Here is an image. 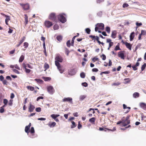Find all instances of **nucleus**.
Listing matches in <instances>:
<instances>
[{"mask_svg":"<svg viewBox=\"0 0 146 146\" xmlns=\"http://www.w3.org/2000/svg\"><path fill=\"white\" fill-rule=\"evenodd\" d=\"M48 19H49L56 22H57V16L56 13H54L53 12L50 13L48 16Z\"/></svg>","mask_w":146,"mask_h":146,"instance_id":"nucleus-1","label":"nucleus"},{"mask_svg":"<svg viewBox=\"0 0 146 146\" xmlns=\"http://www.w3.org/2000/svg\"><path fill=\"white\" fill-rule=\"evenodd\" d=\"M104 25L103 23H98L96 25V27L95 28V31L97 32L98 29L103 30L104 29Z\"/></svg>","mask_w":146,"mask_h":146,"instance_id":"nucleus-2","label":"nucleus"},{"mask_svg":"<svg viewBox=\"0 0 146 146\" xmlns=\"http://www.w3.org/2000/svg\"><path fill=\"white\" fill-rule=\"evenodd\" d=\"M63 15H65V14H60L58 15L57 17L58 19L60 22L62 23H64L66 22V20Z\"/></svg>","mask_w":146,"mask_h":146,"instance_id":"nucleus-3","label":"nucleus"},{"mask_svg":"<svg viewBox=\"0 0 146 146\" xmlns=\"http://www.w3.org/2000/svg\"><path fill=\"white\" fill-rule=\"evenodd\" d=\"M47 90L48 92L50 94H53L55 92V90L53 87L51 86H48Z\"/></svg>","mask_w":146,"mask_h":146,"instance_id":"nucleus-4","label":"nucleus"},{"mask_svg":"<svg viewBox=\"0 0 146 146\" xmlns=\"http://www.w3.org/2000/svg\"><path fill=\"white\" fill-rule=\"evenodd\" d=\"M19 5L22 7L24 10H29L30 9V5L28 3L23 4L20 3Z\"/></svg>","mask_w":146,"mask_h":146,"instance_id":"nucleus-5","label":"nucleus"},{"mask_svg":"<svg viewBox=\"0 0 146 146\" xmlns=\"http://www.w3.org/2000/svg\"><path fill=\"white\" fill-rule=\"evenodd\" d=\"M45 26L48 28L52 26V23L49 21H46L44 23Z\"/></svg>","mask_w":146,"mask_h":146,"instance_id":"nucleus-6","label":"nucleus"},{"mask_svg":"<svg viewBox=\"0 0 146 146\" xmlns=\"http://www.w3.org/2000/svg\"><path fill=\"white\" fill-rule=\"evenodd\" d=\"M62 101L63 102H68L71 104H73L72 99L70 97L64 98L62 99Z\"/></svg>","mask_w":146,"mask_h":146,"instance_id":"nucleus-7","label":"nucleus"},{"mask_svg":"<svg viewBox=\"0 0 146 146\" xmlns=\"http://www.w3.org/2000/svg\"><path fill=\"white\" fill-rule=\"evenodd\" d=\"M56 61H57L58 62H61L63 61V59L62 57L59 55H57L56 57L55 58Z\"/></svg>","mask_w":146,"mask_h":146,"instance_id":"nucleus-8","label":"nucleus"},{"mask_svg":"<svg viewBox=\"0 0 146 146\" xmlns=\"http://www.w3.org/2000/svg\"><path fill=\"white\" fill-rule=\"evenodd\" d=\"M35 108V106L32 105L31 103L30 104L29 106V107L28 111L30 112H32L33 111L34 109Z\"/></svg>","mask_w":146,"mask_h":146,"instance_id":"nucleus-9","label":"nucleus"},{"mask_svg":"<svg viewBox=\"0 0 146 146\" xmlns=\"http://www.w3.org/2000/svg\"><path fill=\"white\" fill-rule=\"evenodd\" d=\"M99 129L100 131L104 130L105 131H106L107 130L112 131H115L116 130V128H115V127H114L113 128V129H109L107 128H105V129H104L103 128L100 127Z\"/></svg>","mask_w":146,"mask_h":146,"instance_id":"nucleus-10","label":"nucleus"},{"mask_svg":"<svg viewBox=\"0 0 146 146\" xmlns=\"http://www.w3.org/2000/svg\"><path fill=\"white\" fill-rule=\"evenodd\" d=\"M123 52V51H122L119 52L118 53V56L119 57H120L122 59H124L125 58L124 54Z\"/></svg>","mask_w":146,"mask_h":146,"instance_id":"nucleus-11","label":"nucleus"},{"mask_svg":"<svg viewBox=\"0 0 146 146\" xmlns=\"http://www.w3.org/2000/svg\"><path fill=\"white\" fill-rule=\"evenodd\" d=\"M130 120H123V125H121L122 127H125L130 124Z\"/></svg>","mask_w":146,"mask_h":146,"instance_id":"nucleus-12","label":"nucleus"},{"mask_svg":"<svg viewBox=\"0 0 146 146\" xmlns=\"http://www.w3.org/2000/svg\"><path fill=\"white\" fill-rule=\"evenodd\" d=\"M117 32L116 31H112L111 37L113 38H115L116 37Z\"/></svg>","mask_w":146,"mask_h":146,"instance_id":"nucleus-13","label":"nucleus"},{"mask_svg":"<svg viewBox=\"0 0 146 146\" xmlns=\"http://www.w3.org/2000/svg\"><path fill=\"white\" fill-rule=\"evenodd\" d=\"M106 42L109 43V46L110 47H111L113 44V42H111V40L110 38H108L106 39Z\"/></svg>","mask_w":146,"mask_h":146,"instance_id":"nucleus-14","label":"nucleus"},{"mask_svg":"<svg viewBox=\"0 0 146 146\" xmlns=\"http://www.w3.org/2000/svg\"><path fill=\"white\" fill-rule=\"evenodd\" d=\"M26 39V38L25 36H23L22 38H21V39L19 43L16 46L17 47L19 46Z\"/></svg>","mask_w":146,"mask_h":146,"instance_id":"nucleus-15","label":"nucleus"},{"mask_svg":"<svg viewBox=\"0 0 146 146\" xmlns=\"http://www.w3.org/2000/svg\"><path fill=\"white\" fill-rule=\"evenodd\" d=\"M125 43V45L126 47L129 50H131V49L132 45H131L130 43H128L127 42H126Z\"/></svg>","mask_w":146,"mask_h":146,"instance_id":"nucleus-16","label":"nucleus"},{"mask_svg":"<svg viewBox=\"0 0 146 146\" xmlns=\"http://www.w3.org/2000/svg\"><path fill=\"white\" fill-rule=\"evenodd\" d=\"M134 34L135 33L134 32H133L131 33L129 36L130 40L131 41L133 40V39L135 36Z\"/></svg>","mask_w":146,"mask_h":146,"instance_id":"nucleus-17","label":"nucleus"},{"mask_svg":"<svg viewBox=\"0 0 146 146\" xmlns=\"http://www.w3.org/2000/svg\"><path fill=\"white\" fill-rule=\"evenodd\" d=\"M56 125V123L55 122H50L48 124V125L50 127H54Z\"/></svg>","mask_w":146,"mask_h":146,"instance_id":"nucleus-18","label":"nucleus"},{"mask_svg":"<svg viewBox=\"0 0 146 146\" xmlns=\"http://www.w3.org/2000/svg\"><path fill=\"white\" fill-rule=\"evenodd\" d=\"M96 120V118L94 117H92L89 119V121L92 124H94Z\"/></svg>","mask_w":146,"mask_h":146,"instance_id":"nucleus-19","label":"nucleus"},{"mask_svg":"<svg viewBox=\"0 0 146 146\" xmlns=\"http://www.w3.org/2000/svg\"><path fill=\"white\" fill-rule=\"evenodd\" d=\"M5 17H6L5 20V23L7 25H8V22L10 20V17L7 15H5Z\"/></svg>","mask_w":146,"mask_h":146,"instance_id":"nucleus-20","label":"nucleus"},{"mask_svg":"<svg viewBox=\"0 0 146 146\" xmlns=\"http://www.w3.org/2000/svg\"><path fill=\"white\" fill-rule=\"evenodd\" d=\"M25 25H26L28 23V17L27 15L25 14Z\"/></svg>","mask_w":146,"mask_h":146,"instance_id":"nucleus-21","label":"nucleus"},{"mask_svg":"<svg viewBox=\"0 0 146 146\" xmlns=\"http://www.w3.org/2000/svg\"><path fill=\"white\" fill-rule=\"evenodd\" d=\"M25 58L24 56L23 55H22L19 58V62H22L24 60Z\"/></svg>","mask_w":146,"mask_h":146,"instance_id":"nucleus-22","label":"nucleus"},{"mask_svg":"<svg viewBox=\"0 0 146 146\" xmlns=\"http://www.w3.org/2000/svg\"><path fill=\"white\" fill-rule=\"evenodd\" d=\"M133 97L135 98H138L139 96V94L138 92H135L133 94Z\"/></svg>","mask_w":146,"mask_h":146,"instance_id":"nucleus-23","label":"nucleus"},{"mask_svg":"<svg viewBox=\"0 0 146 146\" xmlns=\"http://www.w3.org/2000/svg\"><path fill=\"white\" fill-rule=\"evenodd\" d=\"M27 88L28 90L31 91H33L34 90V87L30 86H27Z\"/></svg>","mask_w":146,"mask_h":146,"instance_id":"nucleus-24","label":"nucleus"},{"mask_svg":"<svg viewBox=\"0 0 146 146\" xmlns=\"http://www.w3.org/2000/svg\"><path fill=\"white\" fill-rule=\"evenodd\" d=\"M140 106L143 109H145L146 108V104L144 103H141L140 104Z\"/></svg>","mask_w":146,"mask_h":146,"instance_id":"nucleus-25","label":"nucleus"},{"mask_svg":"<svg viewBox=\"0 0 146 146\" xmlns=\"http://www.w3.org/2000/svg\"><path fill=\"white\" fill-rule=\"evenodd\" d=\"M44 68H45L44 71H46L49 68V66L48 64L45 63L44 65Z\"/></svg>","mask_w":146,"mask_h":146,"instance_id":"nucleus-26","label":"nucleus"},{"mask_svg":"<svg viewBox=\"0 0 146 146\" xmlns=\"http://www.w3.org/2000/svg\"><path fill=\"white\" fill-rule=\"evenodd\" d=\"M62 37L61 36L59 35L57 36L56 37L57 40L60 42L62 39Z\"/></svg>","mask_w":146,"mask_h":146,"instance_id":"nucleus-27","label":"nucleus"},{"mask_svg":"<svg viewBox=\"0 0 146 146\" xmlns=\"http://www.w3.org/2000/svg\"><path fill=\"white\" fill-rule=\"evenodd\" d=\"M29 45V43L27 42H25L23 43V46L25 48H27L28 47Z\"/></svg>","mask_w":146,"mask_h":146,"instance_id":"nucleus-28","label":"nucleus"},{"mask_svg":"<svg viewBox=\"0 0 146 146\" xmlns=\"http://www.w3.org/2000/svg\"><path fill=\"white\" fill-rule=\"evenodd\" d=\"M42 78L45 81H50L51 80L50 78L48 77H43Z\"/></svg>","mask_w":146,"mask_h":146,"instance_id":"nucleus-29","label":"nucleus"},{"mask_svg":"<svg viewBox=\"0 0 146 146\" xmlns=\"http://www.w3.org/2000/svg\"><path fill=\"white\" fill-rule=\"evenodd\" d=\"M146 67V64L144 63L141 66V70L142 71H143L145 68Z\"/></svg>","mask_w":146,"mask_h":146,"instance_id":"nucleus-30","label":"nucleus"},{"mask_svg":"<svg viewBox=\"0 0 146 146\" xmlns=\"http://www.w3.org/2000/svg\"><path fill=\"white\" fill-rule=\"evenodd\" d=\"M29 129H30L29 127H28V126H26L25 128V132L26 133H28L29 132Z\"/></svg>","mask_w":146,"mask_h":146,"instance_id":"nucleus-31","label":"nucleus"},{"mask_svg":"<svg viewBox=\"0 0 146 146\" xmlns=\"http://www.w3.org/2000/svg\"><path fill=\"white\" fill-rule=\"evenodd\" d=\"M72 125L71 126V128H73L74 127H75L76 126V124L75 123L74 121H72L71 122Z\"/></svg>","mask_w":146,"mask_h":146,"instance_id":"nucleus-32","label":"nucleus"},{"mask_svg":"<svg viewBox=\"0 0 146 146\" xmlns=\"http://www.w3.org/2000/svg\"><path fill=\"white\" fill-rule=\"evenodd\" d=\"M35 80L38 83H42L43 82V80L40 79H35Z\"/></svg>","mask_w":146,"mask_h":146,"instance_id":"nucleus-33","label":"nucleus"},{"mask_svg":"<svg viewBox=\"0 0 146 146\" xmlns=\"http://www.w3.org/2000/svg\"><path fill=\"white\" fill-rule=\"evenodd\" d=\"M55 63L57 67L58 68L61 66L60 64L57 61H55Z\"/></svg>","mask_w":146,"mask_h":146,"instance_id":"nucleus-34","label":"nucleus"},{"mask_svg":"<svg viewBox=\"0 0 146 146\" xmlns=\"http://www.w3.org/2000/svg\"><path fill=\"white\" fill-rule=\"evenodd\" d=\"M106 31L108 33H110V28L109 27H107L106 28Z\"/></svg>","mask_w":146,"mask_h":146,"instance_id":"nucleus-35","label":"nucleus"},{"mask_svg":"<svg viewBox=\"0 0 146 146\" xmlns=\"http://www.w3.org/2000/svg\"><path fill=\"white\" fill-rule=\"evenodd\" d=\"M80 76L82 78H84L85 77V74L84 72H81L80 74Z\"/></svg>","mask_w":146,"mask_h":146,"instance_id":"nucleus-36","label":"nucleus"},{"mask_svg":"<svg viewBox=\"0 0 146 146\" xmlns=\"http://www.w3.org/2000/svg\"><path fill=\"white\" fill-rule=\"evenodd\" d=\"M86 96L85 95L81 96L80 97V100H82L86 98Z\"/></svg>","mask_w":146,"mask_h":146,"instance_id":"nucleus-37","label":"nucleus"},{"mask_svg":"<svg viewBox=\"0 0 146 146\" xmlns=\"http://www.w3.org/2000/svg\"><path fill=\"white\" fill-rule=\"evenodd\" d=\"M146 34V31L143 30H141V32L140 33L141 35H144Z\"/></svg>","mask_w":146,"mask_h":146,"instance_id":"nucleus-38","label":"nucleus"},{"mask_svg":"<svg viewBox=\"0 0 146 146\" xmlns=\"http://www.w3.org/2000/svg\"><path fill=\"white\" fill-rule=\"evenodd\" d=\"M110 73V72L109 71H104L101 72L100 73V74L101 75H102L103 74H109Z\"/></svg>","mask_w":146,"mask_h":146,"instance_id":"nucleus-39","label":"nucleus"},{"mask_svg":"<svg viewBox=\"0 0 146 146\" xmlns=\"http://www.w3.org/2000/svg\"><path fill=\"white\" fill-rule=\"evenodd\" d=\"M75 36H74L72 39L71 43V45L72 46H74V40L75 39Z\"/></svg>","mask_w":146,"mask_h":146,"instance_id":"nucleus-40","label":"nucleus"},{"mask_svg":"<svg viewBox=\"0 0 146 146\" xmlns=\"http://www.w3.org/2000/svg\"><path fill=\"white\" fill-rule=\"evenodd\" d=\"M85 31L87 34H89L90 33L91 30L89 28H87L85 29Z\"/></svg>","mask_w":146,"mask_h":146,"instance_id":"nucleus-41","label":"nucleus"},{"mask_svg":"<svg viewBox=\"0 0 146 146\" xmlns=\"http://www.w3.org/2000/svg\"><path fill=\"white\" fill-rule=\"evenodd\" d=\"M121 49L119 47V46L118 45H117L115 47L114 50L115 51H117L118 50H121Z\"/></svg>","mask_w":146,"mask_h":146,"instance_id":"nucleus-42","label":"nucleus"},{"mask_svg":"<svg viewBox=\"0 0 146 146\" xmlns=\"http://www.w3.org/2000/svg\"><path fill=\"white\" fill-rule=\"evenodd\" d=\"M67 46L69 47H70V40H68L66 42Z\"/></svg>","mask_w":146,"mask_h":146,"instance_id":"nucleus-43","label":"nucleus"},{"mask_svg":"<svg viewBox=\"0 0 146 146\" xmlns=\"http://www.w3.org/2000/svg\"><path fill=\"white\" fill-rule=\"evenodd\" d=\"M59 28V26L57 25H55L54 26L53 29L54 30H56L58 29Z\"/></svg>","mask_w":146,"mask_h":146,"instance_id":"nucleus-44","label":"nucleus"},{"mask_svg":"<svg viewBox=\"0 0 146 146\" xmlns=\"http://www.w3.org/2000/svg\"><path fill=\"white\" fill-rule=\"evenodd\" d=\"M69 52L70 51L69 50L66 48H65V53L67 56H68V55Z\"/></svg>","mask_w":146,"mask_h":146,"instance_id":"nucleus-45","label":"nucleus"},{"mask_svg":"<svg viewBox=\"0 0 146 146\" xmlns=\"http://www.w3.org/2000/svg\"><path fill=\"white\" fill-rule=\"evenodd\" d=\"M30 132L31 133H35V130L33 127H32L31 128Z\"/></svg>","mask_w":146,"mask_h":146,"instance_id":"nucleus-46","label":"nucleus"},{"mask_svg":"<svg viewBox=\"0 0 146 146\" xmlns=\"http://www.w3.org/2000/svg\"><path fill=\"white\" fill-rule=\"evenodd\" d=\"M35 110L36 112H40L41 111V108L40 107L36 108Z\"/></svg>","mask_w":146,"mask_h":146,"instance_id":"nucleus-47","label":"nucleus"},{"mask_svg":"<svg viewBox=\"0 0 146 146\" xmlns=\"http://www.w3.org/2000/svg\"><path fill=\"white\" fill-rule=\"evenodd\" d=\"M8 102V100L7 99H5L3 100V103L5 105H7Z\"/></svg>","mask_w":146,"mask_h":146,"instance_id":"nucleus-48","label":"nucleus"},{"mask_svg":"<svg viewBox=\"0 0 146 146\" xmlns=\"http://www.w3.org/2000/svg\"><path fill=\"white\" fill-rule=\"evenodd\" d=\"M93 39L94 40V42H95V40H96L98 42L99 41V38L98 36H95V38H93Z\"/></svg>","mask_w":146,"mask_h":146,"instance_id":"nucleus-49","label":"nucleus"},{"mask_svg":"<svg viewBox=\"0 0 146 146\" xmlns=\"http://www.w3.org/2000/svg\"><path fill=\"white\" fill-rule=\"evenodd\" d=\"M129 6V5L127 3H125L123 4V7L124 8L127 7Z\"/></svg>","mask_w":146,"mask_h":146,"instance_id":"nucleus-50","label":"nucleus"},{"mask_svg":"<svg viewBox=\"0 0 146 146\" xmlns=\"http://www.w3.org/2000/svg\"><path fill=\"white\" fill-rule=\"evenodd\" d=\"M58 68L59 70L60 73H62L63 72L64 70L62 69L61 66Z\"/></svg>","mask_w":146,"mask_h":146,"instance_id":"nucleus-51","label":"nucleus"},{"mask_svg":"<svg viewBox=\"0 0 146 146\" xmlns=\"http://www.w3.org/2000/svg\"><path fill=\"white\" fill-rule=\"evenodd\" d=\"M123 119H122V121H118L117 123V125H118V124H119L121 123V125H123Z\"/></svg>","mask_w":146,"mask_h":146,"instance_id":"nucleus-52","label":"nucleus"},{"mask_svg":"<svg viewBox=\"0 0 146 146\" xmlns=\"http://www.w3.org/2000/svg\"><path fill=\"white\" fill-rule=\"evenodd\" d=\"M25 69V72L27 73H29L31 72V70L29 69L26 68Z\"/></svg>","mask_w":146,"mask_h":146,"instance_id":"nucleus-53","label":"nucleus"},{"mask_svg":"<svg viewBox=\"0 0 146 146\" xmlns=\"http://www.w3.org/2000/svg\"><path fill=\"white\" fill-rule=\"evenodd\" d=\"M82 86L85 87H87L88 86V84L86 82L82 83Z\"/></svg>","mask_w":146,"mask_h":146,"instance_id":"nucleus-54","label":"nucleus"},{"mask_svg":"<svg viewBox=\"0 0 146 146\" xmlns=\"http://www.w3.org/2000/svg\"><path fill=\"white\" fill-rule=\"evenodd\" d=\"M5 111V110L4 108L1 107L0 108V113H3Z\"/></svg>","mask_w":146,"mask_h":146,"instance_id":"nucleus-55","label":"nucleus"},{"mask_svg":"<svg viewBox=\"0 0 146 146\" xmlns=\"http://www.w3.org/2000/svg\"><path fill=\"white\" fill-rule=\"evenodd\" d=\"M22 67L24 69H25L27 68V64H26L25 63H23L22 64Z\"/></svg>","mask_w":146,"mask_h":146,"instance_id":"nucleus-56","label":"nucleus"},{"mask_svg":"<svg viewBox=\"0 0 146 146\" xmlns=\"http://www.w3.org/2000/svg\"><path fill=\"white\" fill-rule=\"evenodd\" d=\"M129 80L128 81H125V84H127V83H129V82H130V80H129V78H125L124 79V80L125 81V80Z\"/></svg>","mask_w":146,"mask_h":146,"instance_id":"nucleus-57","label":"nucleus"},{"mask_svg":"<svg viewBox=\"0 0 146 146\" xmlns=\"http://www.w3.org/2000/svg\"><path fill=\"white\" fill-rule=\"evenodd\" d=\"M51 117L54 119L56 118V115L54 114H53L51 115Z\"/></svg>","mask_w":146,"mask_h":146,"instance_id":"nucleus-58","label":"nucleus"},{"mask_svg":"<svg viewBox=\"0 0 146 146\" xmlns=\"http://www.w3.org/2000/svg\"><path fill=\"white\" fill-rule=\"evenodd\" d=\"M4 85H7V83H8V82L7 81L5 80H4L2 81Z\"/></svg>","mask_w":146,"mask_h":146,"instance_id":"nucleus-59","label":"nucleus"},{"mask_svg":"<svg viewBox=\"0 0 146 146\" xmlns=\"http://www.w3.org/2000/svg\"><path fill=\"white\" fill-rule=\"evenodd\" d=\"M101 56L102 57V59L103 60H106V57L105 55L103 54Z\"/></svg>","mask_w":146,"mask_h":146,"instance_id":"nucleus-60","label":"nucleus"},{"mask_svg":"<svg viewBox=\"0 0 146 146\" xmlns=\"http://www.w3.org/2000/svg\"><path fill=\"white\" fill-rule=\"evenodd\" d=\"M13 72H15L17 74H19L20 73L19 71H18V70H17L16 69H13Z\"/></svg>","mask_w":146,"mask_h":146,"instance_id":"nucleus-61","label":"nucleus"},{"mask_svg":"<svg viewBox=\"0 0 146 146\" xmlns=\"http://www.w3.org/2000/svg\"><path fill=\"white\" fill-rule=\"evenodd\" d=\"M136 25L137 26L139 27L142 25V23H139L138 22H137L136 23Z\"/></svg>","mask_w":146,"mask_h":146,"instance_id":"nucleus-62","label":"nucleus"},{"mask_svg":"<svg viewBox=\"0 0 146 146\" xmlns=\"http://www.w3.org/2000/svg\"><path fill=\"white\" fill-rule=\"evenodd\" d=\"M132 67L133 68L134 70L135 71L137 69V66H135V65L132 66Z\"/></svg>","mask_w":146,"mask_h":146,"instance_id":"nucleus-63","label":"nucleus"},{"mask_svg":"<svg viewBox=\"0 0 146 146\" xmlns=\"http://www.w3.org/2000/svg\"><path fill=\"white\" fill-rule=\"evenodd\" d=\"M13 100H10L8 103V105L10 106H11L13 104Z\"/></svg>","mask_w":146,"mask_h":146,"instance_id":"nucleus-64","label":"nucleus"}]
</instances>
